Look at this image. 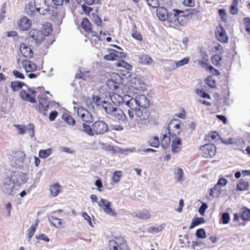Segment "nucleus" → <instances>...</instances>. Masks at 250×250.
<instances>
[{
	"mask_svg": "<svg viewBox=\"0 0 250 250\" xmlns=\"http://www.w3.org/2000/svg\"><path fill=\"white\" fill-rule=\"evenodd\" d=\"M20 49L21 54L25 58H31L33 55V52L31 49L24 43L21 44Z\"/></svg>",
	"mask_w": 250,
	"mask_h": 250,
	"instance_id": "nucleus-22",
	"label": "nucleus"
},
{
	"mask_svg": "<svg viewBox=\"0 0 250 250\" xmlns=\"http://www.w3.org/2000/svg\"><path fill=\"white\" fill-rule=\"evenodd\" d=\"M36 92L29 87L21 90L20 92V97L22 100L31 103H36Z\"/></svg>",
	"mask_w": 250,
	"mask_h": 250,
	"instance_id": "nucleus-8",
	"label": "nucleus"
},
{
	"mask_svg": "<svg viewBox=\"0 0 250 250\" xmlns=\"http://www.w3.org/2000/svg\"><path fill=\"white\" fill-rule=\"evenodd\" d=\"M34 4L36 11L42 15L49 14L58 19L64 17L65 13L63 10L50 6L47 0H34Z\"/></svg>",
	"mask_w": 250,
	"mask_h": 250,
	"instance_id": "nucleus-2",
	"label": "nucleus"
},
{
	"mask_svg": "<svg viewBox=\"0 0 250 250\" xmlns=\"http://www.w3.org/2000/svg\"><path fill=\"white\" fill-rule=\"evenodd\" d=\"M172 139L171 151L174 153H177L180 151L182 146L181 139L178 137Z\"/></svg>",
	"mask_w": 250,
	"mask_h": 250,
	"instance_id": "nucleus-23",
	"label": "nucleus"
},
{
	"mask_svg": "<svg viewBox=\"0 0 250 250\" xmlns=\"http://www.w3.org/2000/svg\"><path fill=\"white\" fill-rule=\"evenodd\" d=\"M196 93L198 96L203 98H207L208 99H210V95L207 92H205L203 89H197Z\"/></svg>",
	"mask_w": 250,
	"mask_h": 250,
	"instance_id": "nucleus-51",
	"label": "nucleus"
},
{
	"mask_svg": "<svg viewBox=\"0 0 250 250\" xmlns=\"http://www.w3.org/2000/svg\"><path fill=\"white\" fill-rule=\"evenodd\" d=\"M102 148L106 151H111L113 153L116 152L115 148L109 144L102 143Z\"/></svg>",
	"mask_w": 250,
	"mask_h": 250,
	"instance_id": "nucleus-59",
	"label": "nucleus"
},
{
	"mask_svg": "<svg viewBox=\"0 0 250 250\" xmlns=\"http://www.w3.org/2000/svg\"><path fill=\"white\" fill-rule=\"evenodd\" d=\"M122 172L121 171H115L112 176L113 181L115 183L119 182L120 180V178L122 175Z\"/></svg>",
	"mask_w": 250,
	"mask_h": 250,
	"instance_id": "nucleus-55",
	"label": "nucleus"
},
{
	"mask_svg": "<svg viewBox=\"0 0 250 250\" xmlns=\"http://www.w3.org/2000/svg\"><path fill=\"white\" fill-rule=\"evenodd\" d=\"M63 119L69 125L73 126L75 124V120L68 114H63L62 115Z\"/></svg>",
	"mask_w": 250,
	"mask_h": 250,
	"instance_id": "nucleus-41",
	"label": "nucleus"
},
{
	"mask_svg": "<svg viewBox=\"0 0 250 250\" xmlns=\"http://www.w3.org/2000/svg\"><path fill=\"white\" fill-rule=\"evenodd\" d=\"M123 79L118 74L113 73L110 75L106 84L111 90H115L119 87V85L123 82Z\"/></svg>",
	"mask_w": 250,
	"mask_h": 250,
	"instance_id": "nucleus-5",
	"label": "nucleus"
},
{
	"mask_svg": "<svg viewBox=\"0 0 250 250\" xmlns=\"http://www.w3.org/2000/svg\"><path fill=\"white\" fill-rule=\"evenodd\" d=\"M10 178L14 182V184L18 186H21L25 184L28 179L26 174L22 172L14 174Z\"/></svg>",
	"mask_w": 250,
	"mask_h": 250,
	"instance_id": "nucleus-14",
	"label": "nucleus"
},
{
	"mask_svg": "<svg viewBox=\"0 0 250 250\" xmlns=\"http://www.w3.org/2000/svg\"><path fill=\"white\" fill-rule=\"evenodd\" d=\"M31 21L26 17L21 18L18 21V26L20 29L23 31L28 30L30 28Z\"/></svg>",
	"mask_w": 250,
	"mask_h": 250,
	"instance_id": "nucleus-19",
	"label": "nucleus"
},
{
	"mask_svg": "<svg viewBox=\"0 0 250 250\" xmlns=\"http://www.w3.org/2000/svg\"><path fill=\"white\" fill-rule=\"evenodd\" d=\"M218 13L223 21L226 22L228 20V15L224 9H220L218 10Z\"/></svg>",
	"mask_w": 250,
	"mask_h": 250,
	"instance_id": "nucleus-52",
	"label": "nucleus"
},
{
	"mask_svg": "<svg viewBox=\"0 0 250 250\" xmlns=\"http://www.w3.org/2000/svg\"><path fill=\"white\" fill-rule=\"evenodd\" d=\"M189 61V59L188 57H186L179 61H175L177 68L188 64Z\"/></svg>",
	"mask_w": 250,
	"mask_h": 250,
	"instance_id": "nucleus-54",
	"label": "nucleus"
},
{
	"mask_svg": "<svg viewBox=\"0 0 250 250\" xmlns=\"http://www.w3.org/2000/svg\"><path fill=\"white\" fill-rule=\"evenodd\" d=\"M22 65L26 72H31L37 68L36 65L29 60H24L22 62Z\"/></svg>",
	"mask_w": 250,
	"mask_h": 250,
	"instance_id": "nucleus-24",
	"label": "nucleus"
},
{
	"mask_svg": "<svg viewBox=\"0 0 250 250\" xmlns=\"http://www.w3.org/2000/svg\"><path fill=\"white\" fill-rule=\"evenodd\" d=\"M38 226V222H37L34 225H32L30 227L28 230L27 237L29 239L33 237L34 233L36 230L37 227Z\"/></svg>",
	"mask_w": 250,
	"mask_h": 250,
	"instance_id": "nucleus-47",
	"label": "nucleus"
},
{
	"mask_svg": "<svg viewBox=\"0 0 250 250\" xmlns=\"http://www.w3.org/2000/svg\"><path fill=\"white\" fill-rule=\"evenodd\" d=\"M51 153L52 149L51 148L41 149L39 151V155L40 158L45 159L48 157Z\"/></svg>",
	"mask_w": 250,
	"mask_h": 250,
	"instance_id": "nucleus-37",
	"label": "nucleus"
},
{
	"mask_svg": "<svg viewBox=\"0 0 250 250\" xmlns=\"http://www.w3.org/2000/svg\"><path fill=\"white\" fill-rule=\"evenodd\" d=\"M104 109L107 114L111 115L118 120L122 122L125 121L126 116L121 108L113 106V105L109 103L107 104V105L104 106Z\"/></svg>",
	"mask_w": 250,
	"mask_h": 250,
	"instance_id": "nucleus-4",
	"label": "nucleus"
},
{
	"mask_svg": "<svg viewBox=\"0 0 250 250\" xmlns=\"http://www.w3.org/2000/svg\"><path fill=\"white\" fill-rule=\"evenodd\" d=\"M26 132H27L31 138H33L35 136L34 125L30 124L26 126Z\"/></svg>",
	"mask_w": 250,
	"mask_h": 250,
	"instance_id": "nucleus-48",
	"label": "nucleus"
},
{
	"mask_svg": "<svg viewBox=\"0 0 250 250\" xmlns=\"http://www.w3.org/2000/svg\"><path fill=\"white\" fill-rule=\"evenodd\" d=\"M238 4V0H233V1L230 6V12L232 14H236L238 12L237 6Z\"/></svg>",
	"mask_w": 250,
	"mask_h": 250,
	"instance_id": "nucleus-44",
	"label": "nucleus"
},
{
	"mask_svg": "<svg viewBox=\"0 0 250 250\" xmlns=\"http://www.w3.org/2000/svg\"><path fill=\"white\" fill-rule=\"evenodd\" d=\"M14 126L18 130V134L21 135L24 134L26 133V126L23 125H15Z\"/></svg>",
	"mask_w": 250,
	"mask_h": 250,
	"instance_id": "nucleus-50",
	"label": "nucleus"
},
{
	"mask_svg": "<svg viewBox=\"0 0 250 250\" xmlns=\"http://www.w3.org/2000/svg\"><path fill=\"white\" fill-rule=\"evenodd\" d=\"M171 139L170 136H167V134L163 135V138L161 141V145L164 148H167L170 142Z\"/></svg>",
	"mask_w": 250,
	"mask_h": 250,
	"instance_id": "nucleus-34",
	"label": "nucleus"
},
{
	"mask_svg": "<svg viewBox=\"0 0 250 250\" xmlns=\"http://www.w3.org/2000/svg\"><path fill=\"white\" fill-rule=\"evenodd\" d=\"M241 217L244 220H250V209L246 208H242Z\"/></svg>",
	"mask_w": 250,
	"mask_h": 250,
	"instance_id": "nucleus-39",
	"label": "nucleus"
},
{
	"mask_svg": "<svg viewBox=\"0 0 250 250\" xmlns=\"http://www.w3.org/2000/svg\"><path fill=\"white\" fill-rule=\"evenodd\" d=\"M14 185L11 178L7 177L2 180L1 189L5 194L13 195L14 192Z\"/></svg>",
	"mask_w": 250,
	"mask_h": 250,
	"instance_id": "nucleus-7",
	"label": "nucleus"
},
{
	"mask_svg": "<svg viewBox=\"0 0 250 250\" xmlns=\"http://www.w3.org/2000/svg\"><path fill=\"white\" fill-rule=\"evenodd\" d=\"M125 240L122 237L115 238L109 242V250H122Z\"/></svg>",
	"mask_w": 250,
	"mask_h": 250,
	"instance_id": "nucleus-15",
	"label": "nucleus"
},
{
	"mask_svg": "<svg viewBox=\"0 0 250 250\" xmlns=\"http://www.w3.org/2000/svg\"><path fill=\"white\" fill-rule=\"evenodd\" d=\"M165 68L166 70L168 71H171L176 68L177 66L176 62L174 61H169L165 63Z\"/></svg>",
	"mask_w": 250,
	"mask_h": 250,
	"instance_id": "nucleus-36",
	"label": "nucleus"
},
{
	"mask_svg": "<svg viewBox=\"0 0 250 250\" xmlns=\"http://www.w3.org/2000/svg\"><path fill=\"white\" fill-rule=\"evenodd\" d=\"M15 157L16 159V165L20 167H26L29 164L30 160L28 158H26L25 154L21 150L16 151L15 152Z\"/></svg>",
	"mask_w": 250,
	"mask_h": 250,
	"instance_id": "nucleus-11",
	"label": "nucleus"
},
{
	"mask_svg": "<svg viewBox=\"0 0 250 250\" xmlns=\"http://www.w3.org/2000/svg\"><path fill=\"white\" fill-rule=\"evenodd\" d=\"M142 107H138L134 110L136 115L141 120H146L148 118L147 113H144V109Z\"/></svg>",
	"mask_w": 250,
	"mask_h": 250,
	"instance_id": "nucleus-29",
	"label": "nucleus"
},
{
	"mask_svg": "<svg viewBox=\"0 0 250 250\" xmlns=\"http://www.w3.org/2000/svg\"><path fill=\"white\" fill-rule=\"evenodd\" d=\"M221 220L223 224H227L230 221V216L228 213H223L221 217Z\"/></svg>",
	"mask_w": 250,
	"mask_h": 250,
	"instance_id": "nucleus-58",
	"label": "nucleus"
},
{
	"mask_svg": "<svg viewBox=\"0 0 250 250\" xmlns=\"http://www.w3.org/2000/svg\"><path fill=\"white\" fill-rule=\"evenodd\" d=\"M38 101V108L39 111L44 115H46L49 106V101L45 97H39Z\"/></svg>",
	"mask_w": 250,
	"mask_h": 250,
	"instance_id": "nucleus-16",
	"label": "nucleus"
},
{
	"mask_svg": "<svg viewBox=\"0 0 250 250\" xmlns=\"http://www.w3.org/2000/svg\"><path fill=\"white\" fill-rule=\"evenodd\" d=\"M133 216L142 220L149 219L151 217L149 211L146 209L137 211L133 213Z\"/></svg>",
	"mask_w": 250,
	"mask_h": 250,
	"instance_id": "nucleus-20",
	"label": "nucleus"
},
{
	"mask_svg": "<svg viewBox=\"0 0 250 250\" xmlns=\"http://www.w3.org/2000/svg\"><path fill=\"white\" fill-rule=\"evenodd\" d=\"M99 206L102 207L104 211L107 215L115 217L117 213L114 209L111 208L110 202L104 199H101V202L98 203Z\"/></svg>",
	"mask_w": 250,
	"mask_h": 250,
	"instance_id": "nucleus-12",
	"label": "nucleus"
},
{
	"mask_svg": "<svg viewBox=\"0 0 250 250\" xmlns=\"http://www.w3.org/2000/svg\"><path fill=\"white\" fill-rule=\"evenodd\" d=\"M60 188L61 185L58 183H56L51 186L49 189L51 194L53 197L57 196L60 192Z\"/></svg>",
	"mask_w": 250,
	"mask_h": 250,
	"instance_id": "nucleus-30",
	"label": "nucleus"
},
{
	"mask_svg": "<svg viewBox=\"0 0 250 250\" xmlns=\"http://www.w3.org/2000/svg\"><path fill=\"white\" fill-rule=\"evenodd\" d=\"M152 59L148 55H143L140 58V62L143 64H150L152 62Z\"/></svg>",
	"mask_w": 250,
	"mask_h": 250,
	"instance_id": "nucleus-40",
	"label": "nucleus"
},
{
	"mask_svg": "<svg viewBox=\"0 0 250 250\" xmlns=\"http://www.w3.org/2000/svg\"><path fill=\"white\" fill-rule=\"evenodd\" d=\"M221 187L220 186L218 185V184H216L214 186V188L210 189V192H209L210 196H211L212 197L218 196L221 191Z\"/></svg>",
	"mask_w": 250,
	"mask_h": 250,
	"instance_id": "nucleus-32",
	"label": "nucleus"
},
{
	"mask_svg": "<svg viewBox=\"0 0 250 250\" xmlns=\"http://www.w3.org/2000/svg\"><path fill=\"white\" fill-rule=\"evenodd\" d=\"M132 83H134L133 86L136 89H141L143 88L144 83H142L139 79L134 78L132 81Z\"/></svg>",
	"mask_w": 250,
	"mask_h": 250,
	"instance_id": "nucleus-53",
	"label": "nucleus"
},
{
	"mask_svg": "<svg viewBox=\"0 0 250 250\" xmlns=\"http://www.w3.org/2000/svg\"><path fill=\"white\" fill-rule=\"evenodd\" d=\"M216 35L218 40L221 42H228L229 38L227 35L226 32L224 28L220 26L217 27L216 31Z\"/></svg>",
	"mask_w": 250,
	"mask_h": 250,
	"instance_id": "nucleus-17",
	"label": "nucleus"
},
{
	"mask_svg": "<svg viewBox=\"0 0 250 250\" xmlns=\"http://www.w3.org/2000/svg\"><path fill=\"white\" fill-rule=\"evenodd\" d=\"M148 143L150 146L154 147H157L160 144L159 138L156 136L151 137L149 139Z\"/></svg>",
	"mask_w": 250,
	"mask_h": 250,
	"instance_id": "nucleus-43",
	"label": "nucleus"
},
{
	"mask_svg": "<svg viewBox=\"0 0 250 250\" xmlns=\"http://www.w3.org/2000/svg\"><path fill=\"white\" fill-rule=\"evenodd\" d=\"M125 104L130 108V109L132 110H135L138 107L136 97L135 98H131L129 100L125 101Z\"/></svg>",
	"mask_w": 250,
	"mask_h": 250,
	"instance_id": "nucleus-31",
	"label": "nucleus"
},
{
	"mask_svg": "<svg viewBox=\"0 0 250 250\" xmlns=\"http://www.w3.org/2000/svg\"><path fill=\"white\" fill-rule=\"evenodd\" d=\"M92 125L95 135H102L108 130V126L104 121L98 120Z\"/></svg>",
	"mask_w": 250,
	"mask_h": 250,
	"instance_id": "nucleus-10",
	"label": "nucleus"
},
{
	"mask_svg": "<svg viewBox=\"0 0 250 250\" xmlns=\"http://www.w3.org/2000/svg\"><path fill=\"white\" fill-rule=\"evenodd\" d=\"M175 178L177 182H181L183 181V171L182 168H179L177 169H176V171L175 172Z\"/></svg>",
	"mask_w": 250,
	"mask_h": 250,
	"instance_id": "nucleus-46",
	"label": "nucleus"
},
{
	"mask_svg": "<svg viewBox=\"0 0 250 250\" xmlns=\"http://www.w3.org/2000/svg\"><path fill=\"white\" fill-rule=\"evenodd\" d=\"M148 6L153 8H157L159 3L158 0H145Z\"/></svg>",
	"mask_w": 250,
	"mask_h": 250,
	"instance_id": "nucleus-60",
	"label": "nucleus"
},
{
	"mask_svg": "<svg viewBox=\"0 0 250 250\" xmlns=\"http://www.w3.org/2000/svg\"><path fill=\"white\" fill-rule=\"evenodd\" d=\"M24 85L27 86L25 83L15 81L11 82L10 86L13 91H18Z\"/></svg>",
	"mask_w": 250,
	"mask_h": 250,
	"instance_id": "nucleus-28",
	"label": "nucleus"
},
{
	"mask_svg": "<svg viewBox=\"0 0 250 250\" xmlns=\"http://www.w3.org/2000/svg\"><path fill=\"white\" fill-rule=\"evenodd\" d=\"M188 11L173 9L170 12H168L167 9L163 7H158L156 14L158 19L164 21L168 20L170 26L178 28L180 25L184 26L187 24L188 20Z\"/></svg>",
	"mask_w": 250,
	"mask_h": 250,
	"instance_id": "nucleus-1",
	"label": "nucleus"
},
{
	"mask_svg": "<svg viewBox=\"0 0 250 250\" xmlns=\"http://www.w3.org/2000/svg\"><path fill=\"white\" fill-rule=\"evenodd\" d=\"M131 36L133 38L138 41H141L142 40V37L140 33L134 29L132 30V32L131 33Z\"/></svg>",
	"mask_w": 250,
	"mask_h": 250,
	"instance_id": "nucleus-64",
	"label": "nucleus"
},
{
	"mask_svg": "<svg viewBox=\"0 0 250 250\" xmlns=\"http://www.w3.org/2000/svg\"><path fill=\"white\" fill-rule=\"evenodd\" d=\"M195 235L197 237L199 238H205L206 237L205 230L203 229H198L196 230Z\"/></svg>",
	"mask_w": 250,
	"mask_h": 250,
	"instance_id": "nucleus-57",
	"label": "nucleus"
},
{
	"mask_svg": "<svg viewBox=\"0 0 250 250\" xmlns=\"http://www.w3.org/2000/svg\"><path fill=\"white\" fill-rule=\"evenodd\" d=\"M117 65L118 67H122L125 68L127 70H129L131 68L132 66L129 63L125 62V61H122L117 63Z\"/></svg>",
	"mask_w": 250,
	"mask_h": 250,
	"instance_id": "nucleus-61",
	"label": "nucleus"
},
{
	"mask_svg": "<svg viewBox=\"0 0 250 250\" xmlns=\"http://www.w3.org/2000/svg\"><path fill=\"white\" fill-rule=\"evenodd\" d=\"M91 24L88 19L84 18L83 19L81 22V26L86 32L88 33L91 31Z\"/></svg>",
	"mask_w": 250,
	"mask_h": 250,
	"instance_id": "nucleus-35",
	"label": "nucleus"
},
{
	"mask_svg": "<svg viewBox=\"0 0 250 250\" xmlns=\"http://www.w3.org/2000/svg\"><path fill=\"white\" fill-rule=\"evenodd\" d=\"M81 130L90 136L95 135L94 131H93V125L91 126L85 123H83L82 128Z\"/></svg>",
	"mask_w": 250,
	"mask_h": 250,
	"instance_id": "nucleus-25",
	"label": "nucleus"
},
{
	"mask_svg": "<svg viewBox=\"0 0 250 250\" xmlns=\"http://www.w3.org/2000/svg\"><path fill=\"white\" fill-rule=\"evenodd\" d=\"M164 229V227H163L162 225H159L158 226H150L147 229V231L149 233H158L159 232L162 231Z\"/></svg>",
	"mask_w": 250,
	"mask_h": 250,
	"instance_id": "nucleus-38",
	"label": "nucleus"
},
{
	"mask_svg": "<svg viewBox=\"0 0 250 250\" xmlns=\"http://www.w3.org/2000/svg\"><path fill=\"white\" fill-rule=\"evenodd\" d=\"M84 103L86 106L92 109H94L95 107L102 106L104 108V106L107 105L109 103L105 100H102V98L98 95L93 94L91 97H86L84 98Z\"/></svg>",
	"mask_w": 250,
	"mask_h": 250,
	"instance_id": "nucleus-3",
	"label": "nucleus"
},
{
	"mask_svg": "<svg viewBox=\"0 0 250 250\" xmlns=\"http://www.w3.org/2000/svg\"><path fill=\"white\" fill-rule=\"evenodd\" d=\"M199 64L203 68L208 70L209 65L208 56L207 54L204 55L202 59L198 61Z\"/></svg>",
	"mask_w": 250,
	"mask_h": 250,
	"instance_id": "nucleus-33",
	"label": "nucleus"
},
{
	"mask_svg": "<svg viewBox=\"0 0 250 250\" xmlns=\"http://www.w3.org/2000/svg\"><path fill=\"white\" fill-rule=\"evenodd\" d=\"M29 36L38 44L40 43L44 38L42 33L36 29L32 30L30 31Z\"/></svg>",
	"mask_w": 250,
	"mask_h": 250,
	"instance_id": "nucleus-18",
	"label": "nucleus"
},
{
	"mask_svg": "<svg viewBox=\"0 0 250 250\" xmlns=\"http://www.w3.org/2000/svg\"><path fill=\"white\" fill-rule=\"evenodd\" d=\"M77 113L78 116L84 122L90 123L93 121V117L91 113L83 107L78 108Z\"/></svg>",
	"mask_w": 250,
	"mask_h": 250,
	"instance_id": "nucleus-13",
	"label": "nucleus"
},
{
	"mask_svg": "<svg viewBox=\"0 0 250 250\" xmlns=\"http://www.w3.org/2000/svg\"><path fill=\"white\" fill-rule=\"evenodd\" d=\"M25 10L26 12L28 15H32L33 14L35 10L36 11V7H35V6H33L32 4H29L28 6L26 7Z\"/></svg>",
	"mask_w": 250,
	"mask_h": 250,
	"instance_id": "nucleus-63",
	"label": "nucleus"
},
{
	"mask_svg": "<svg viewBox=\"0 0 250 250\" xmlns=\"http://www.w3.org/2000/svg\"><path fill=\"white\" fill-rule=\"evenodd\" d=\"M136 100L138 107L146 108L149 106V101L145 95H139L137 96Z\"/></svg>",
	"mask_w": 250,
	"mask_h": 250,
	"instance_id": "nucleus-21",
	"label": "nucleus"
},
{
	"mask_svg": "<svg viewBox=\"0 0 250 250\" xmlns=\"http://www.w3.org/2000/svg\"><path fill=\"white\" fill-rule=\"evenodd\" d=\"M211 60L212 63L216 66L221 65V57L219 55H215L211 57Z\"/></svg>",
	"mask_w": 250,
	"mask_h": 250,
	"instance_id": "nucleus-49",
	"label": "nucleus"
},
{
	"mask_svg": "<svg viewBox=\"0 0 250 250\" xmlns=\"http://www.w3.org/2000/svg\"><path fill=\"white\" fill-rule=\"evenodd\" d=\"M109 54L105 55L104 59L108 61H115L116 60V58H115L114 55L112 52V49L108 50Z\"/></svg>",
	"mask_w": 250,
	"mask_h": 250,
	"instance_id": "nucleus-62",
	"label": "nucleus"
},
{
	"mask_svg": "<svg viewBox=\"0 0 250 250\" xmlns=\"http://www.w3.org/2000/svg\"><path fill=\"white\" fill-rule=\"evenodd\" d=\"M52 29L51 24L49 22H47L43 26V34L44 36H48L52 33Z\"/></svg>",
	"mask_w": 250,
	"mask_h": 250,
	"instance_id": "nucleus-45",
	"label": "nucleus"
},
{
	"mask_svg": "<svg viewBox=\"0 0 250 250\" xmlns=\"http://www.w3.org/2000/svg\"><path fill=\"white\" fill-rule=\"evenodd\" d=\"M111 102L116 105H120L123 104L122 97L119 94L112 93L110 96Z\"/></svg>",
	"mask_w": 250,
	"mask_h": 250,
	"instance_id": "nucleus-26",
	"label": "nucleus"
},
{
	"mask_svg": "<svg viewBox=\"0 0 250 250\" xmlns=\"http://www.w3.org/2000/svg\"><path fill=\"white\" fill-rule=\"evenodd\" d=\"M48 220L56 228L59 229L62 228V222L61 219L55 217L53 216H50L48 217Z\"/></svg>",
	"mask_w": 250,
	"mask_h": 250,
	"instance_id": "nucleus-27",
	"label": "nucleus"
},
{
	"mask_svg": "<svg viewBox=\"0 0 250 250\" xmlns=\"http://www.w3.org/2000/svg\"><path fill=\"white\" fill-rule=\"evenodd\" d=\"M167 129L171 139L178 137V135H179L181 132L180 121L176 120H171L168 125Z\"/></svg>",
	"mask_w": 250,
	"mask_h": 250,
	"instance_id": "nucleus-6",
	"label": "nucleus"
},
{
	"mask_svg": "<svg viewBox=\"0 0 250 250\" xmlns=\"http://www.w3.org/2000/svg\"><path fill=\"white\" fill-rule=\"evenodd\" d=\"M112 50L114 55L115 58H116V60H118L119 59H123L125 57V54L124 52L113 49H112Z\"/></svg>",
	"mask_w": 250,
	"mask_h": 250,
	"instance_id": "nucleus-56",
	"label": "nucleus"
},
{
	"mask_svg": "<svg viewBox=\"0 0 250 250\" xmlns=\"http://www.w3.org/2000/svg\"><path fill=\"white\" fill-rule=\"evenodd\" d=\"M201 154L206 158L213 157L216 152V147L212 144H207L200 147Z\"/></svg>",
	"mask_w": 250,
	"mask_h": 250,
	"instance_id": "nucleus-9",
	"label": "nucleus"
},
{
	"mask_svg": "<svg viewBox=\"0 0 250 250\" xmlns=\"http://www.w3.org/2000/svg\"><path fill=\"white\" fill-rule=\"evenodd\" d=\"M249 187V183L248 181H241L237 185V190L242 191L247 189Z\"/></svg>",
	"mask_w": 250,
	"mask_h": 250,
	"instance_id": "nucleus-42",
	"label": "nucleus"
}]
</instances>
